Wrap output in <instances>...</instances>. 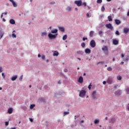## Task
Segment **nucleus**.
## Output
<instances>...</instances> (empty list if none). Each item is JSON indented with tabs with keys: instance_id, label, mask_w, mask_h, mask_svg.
Returning <instances> with one entry per match:
<instances>
[{
	"instance_id": "47",
	"label": "nucleus",
	"mask_w": 129,
	"mask_h": 129,
	"mask_svg": "<svg viewBox=\"0 0 129 129\" xmlns=\"http://www.w3.org/2000/svg\"><path fill=\"white\" fill-rule=\"evenodd\" d=\"M4 16H7V15L8 14V12H5L3 13Z\"/></svg>"
},
{
	"instance_id": "54",
	"label": "nucleus",
	"mask_w": 129,
	"mask_h": 129,
	"mask_svg": "<svg viewBox=\"0 0 129 129\" xmlns=\"http://www.w3.org/2000/svg\"><path fill=\"white\" fill-rule=\"evenodd\" d=\"M124 57V55L123 54H121V58H123Z\"/></svg>"
},
{
	"instance_id": "21",
	"label": "nucleus",
	"mask_w": 129,
	"mask_h": 129,
	"mask_svg": "<svg viewBox=\"0 0 129 129\" xmlns=\"http://www.w3.org/2000/svg\"><path fill=\"white\" fill-rule=\"evenodd\" d=\"M72 10V7H70L68 6L67 8H66V10L68 12H70V11H71Z\"/></svg>"
},
{
	"instance_id": "49",
	"label": "nucleus",
	"mask_w": 129,
	"mask_h": 129,
	"mask_svg": "<svg viewBox=\"0 0 129 129\" xmlns=\"http://www.w3.org/2000/svg\"><path fill=\"white\" fill-rule=\"evenodd\" d=\"M2 76L4 79H5L6 78V76H5V73H2Z\"/></svg>"
},
{
	"instance_id": "9",
	"label": "nucleus",
	"mask_w": 129,
	"mask_h": 129,
	"mask_svg": "<svg viewBox=\"0 0 129 129\" xmlns=\"http://www.w3.org/2000/svg\"><path fill=\"white\" fill-rule=\"evenodd\" d=\"M5 32L3 31V29L0 28V39H2L4 37Z\"/></svg>"
},
{
	"instance_id": "25",
	"label": "nucleus",
	"mask_w": 129,
	"mask_h": 129,
	"mask_svg": "<svg viewBox=\"0 0 129 129\" xmlns=\"http://www.w3.org/2000/svg\"><path fill=\"white\" fill-rule=\"evenodd\" d=\"M115 24H116V25H119V24H120V21H119V20L116 19L115 20Z\"/></svg>"
},
{
	"instance_id": "19",
	"label": "nucleus",
	"mask_w": 129,
	"mask_h": 129,
	"mask_svg": "<svg viewBox=\"0 0 129 129\" xmlns=\"http://www.w3.org/2000/svg\"><path fill=\"white\" fill-rule=\"evenodd\" d=\"M59 55V52H58V51H54L53 52V56H58Z\"/></svg>"
},
{
	"instance_id": "42",
	"label": "nucleus",
	"mask_w": 129,
	"mask_h": 129,
	"mask_svg": "<svg viewBox=\"0 0 129 129\" xmlns=\"http://www.w3.org/2000/svg\"><path fill=\"white\" fill-rule=\"evenodd\" d=\"M91 84H90V85H89L88 87V88L89 89V90H90L91 89Z\"/></svg>"
},
{
	"instance_id": "12",
	"label": "nucleus",
	"mask_w": 129,
	"mask_h": 129,
	"mask_svg": "<svg viewBox=\"0 0 129 129\" xmlns=\"http://www.w3.org/2000/svg\"><path fill=\"white\" fill-rule=\"evenodd\" d=\"M57 33H58V29H53L51 31V34H57Z\"/></svg>"
},
{
	"instance_id": "14",
	"label": "nucleus",
	"mask_w": 129,
	"mask_h": 129,
	"mask_svg": "<svg viewBox=\"0 0 129 129\" xmlns=\"http://www.w3.org/2000/svg\"><path fill=\"white\" fill-rule=\"evenodd\" d=\"M112 43H113V45H118V41L116 39L113 40Z\"/></svg>"
},
{
	"instance_id": "59",
	"label": "nucleus",
	"mask_w": 129,
	"mask_h": 129,
	"mask_svg": "<svg viewBox=\"0 0 129 129\" xmlns=\"http://www.w3.org/2000/svg\"><path fill=\"white\" fill-rule=\"evenodd\" d=\"M103 84H104V85L106 84V81H103Z\"/></svg>"
},
{
	"instance_id": "20",
	"label": "nucleus",
	"mask_w": 129,
	"mask_h": 129,
	"mask_svg": "<svg viewBox=\"0 0 129 129\" xmlns=\"http://www.w3.org/2000/svg\"><path fill=\"white\" fill-rule=\"evenodd\" d=\"M123 33L124 34H127V33H128V28H124L123 30Z\"/></svg>"
},
{
	"instance_id": "4",
	"label": "nucleus",
	"mask_w": 129,
	"mask_h": 129,
	"mask_svg": "<svg viewBox=\"0 0 129 129\" xmlns=\"http://www.w3.org/2000/svg\"><path fill=\"white\" fill-rule=\"evenodd\" d=\"M75 4L77 5L78 7H81L82 6V1L81 0L75 1Z\"/></svg>"
},
{
	"instance_id": "58",
	"label": "nucleus",
	"mask_w": 129,
	"mask_h": 129,
	"mask_svg": "<svg viewBox=\"0 0 129 129\" xmlns=\"http://www.w3.org/2000/svg\"><path fill=\"white\" fill-rule=\"evenodd\" d=\"M38 58H41V57H42V55H41V54H38Z\"/></svg>"
},
{
	"instance_id": "33",
	"label": "nucleus",
	"mask_w": 129,
	"mask_h": 129,
	"mask_svg": "<svg viewBox=\"0 0 129 129\" xmlns=\"http://www.w3.org/2000/svg\"><path fill=\"white\" fill-rule=\"evenodd\" d=\"M35 106V104L30 105V109H33Z\"/></svg>"
},
{
	"instance_id": "28",
	"label": "nucleus",
	"mask_w": 129,
	"mask_h": 129,
	"mask_svg": "<svg viewBox=\"0 0 129 129\" xmlns=\"http://www.w3.org/2000/svg\"><path fill=\"white\" fill-rule=\"evenodd\" d=\"M69 111H68V112H66V111H65V112H63V116H66V115H68V114H69Z\"/></svg>"
},
{
	"instance_id": "60",
	"label": "nucleus",
	"mask_w": 129,
	"mask_h": 129,
	"mask_svg": "<svg viewBox=\"0 0 129 129\" xmlns=\"http://www.w3.org/2000/svg\"><path fill=\"white\" fill-rule=\"evenodd\" d=\"M81 122L82 123H83V122H84V120H82L81 121Z\"/></svg>"
},
{
	"instance_id": "35",
	"label": "nucleus",
	"mask_w": 129,
	"mask_h": 129,
	"mask_svg": "<svg viewBox=\"0 0 129 129\" xmlns=\"http://www.w3.org/2000/svg\"><path fill=\"white\" fill-rule=\"evenodd\" d=\"M23 77H24V76L22 75L19 78L20 81H22L23 80Z\"/></svg>"
},
{
	"instance_id": "13",
	"label": "nucleus",
	"mask_w": 129,
	"mask_h": 129,
	"mask_svg": "<svg viewBox=\"0 0 129 129\" xmlns=\"http://www.w3.org/2000/svg\"><path fill=\"white\" fill-rule=\"evenodd\" d=\"M78 82H79V83H83V78L82 77H79Z\"/></svg>"
},
{
	"instance_id": "37",
	"label": "nucleus",
	"mask_w": 129,
	"mask_h": 129,
	"mask_svg": "<svg viewBox=\"0 0 129 129\" xmlns=\"http://www.w3.org/2000/svg\"><path fill=\"white\" fill-rule=\"evenodd\" d=\"M81 46L83 48H84V47H85V43L84 42L82 43Z\"/></svg>"
},
{
	"instance_id": "51",
	"label": "nucleus",
	"mask_w": 129,
	"mask_h": 129,
	"mask_svg": "<svg viewBox=\"0 0 129 129\" xmlns=\"http://www.w3.org/2000/svg\"><path fill=\"white\" fill-rule=\"evenodd\" d=\"M3 72V68L0 67V73H2Z\"/></svg>"
},
{
	"instance_id": "40",
	"label": "nucleus",
	"mask_w": 129,
	"mask_h": 129,
	"mask_svg": "<svg viewBox=\"0 0 129 129\" xmlns=\"http://www.w3.org/2000/svg\"><path fill=\"white\" fill-rule=\"evenodd\" d=\"M107 70L108 71H111L112 70V69L111 68V67H109L107 68Z\"/></svg>"
},
{
	"instance_id": "15",
	"label": "nucleus",
	"mask_w": 129,
	"mask_h": 129,
	"mask_svg": "<svg viewBox=\"0 0 129 129\" xmlns=\"http://www.w3.org/2000/svg\"><path fill=\"white\" fill-rule=\"evenodd\" d=\"M85 52L86 54H90L91 50L89 48H87L85 49Z\"/></svg>"
},
{
	"instance_id": "8",
	"label": "nucleus",
	"mask_w": 129,
	"mask_h": 129,
	"mask_svg": "<svg viewBox=\"0 0 129 129\" xmlns=\"http://www.w3.org/2000/svg\"><path fill=\"white\" fill-rule=\"evenodd\" d=\"M106 27L108 29H110V30H112V29H113V27H112V25L110 23H109L108 24H106Z\"/></svg>"
},
{
	"instance_id": "38",
	"label": "nucleus",
	"mask_w": 129,
	"mask_h": 129,
	"mask_svg": "<svg viewBox=\"0 0 129 129\" xmlns=\"http://www.w3.org/2000/svg\"><path fill=\"white\" fill-rule=\"evenodd\" d=\"M101 11H102V12H104V11H105V8H104V6L102 7Z\"/></svg>"
},
{
	"instance_id": "17",
	"label": "nucleus",
	"mask_w": 129,
	"mask_h": 129,
	"mask_svg": "<svg viewBox=\"0 0 129 129\" xmlns=\"http://www.w3.org/2000/svg\"><path fill=\"white\" fill-rule=\"evenodd\" d=\"M58 29H59V31H60L61 32L65 31V28H64V27H61L60 26H58Z\"/></svg>"
},
{
	"instance_id": "64",
	"label": "nucleus",
	"mask_w": 129,
	"mask_h": 129,
	"mask_svg": "<svg viewBox=\"0 0 129 129\" xmlns=\"http://www.w3.org/2000/svg\"><path fill=\"white\" fill-rule=\"evenodd\" d=\"M127 109L129 110V106H127Z\"/></svg>"
},
{
	"instance_id": "32",
	"label": "nucleus",
	"mask_w": 129,
	"mask_h": 129,
	"mask_svg": "<svg viewBox=\"0 0 129 129\" xmlns=\"http://www.w3.org/2000/svg\"><path fill=\"white\" fill-rule=\"evenodd\" d=\"M108 20L109 22H111V21H112V19L111 18V16H109L108 17Z\"/></svg>"
},
{
	"instance_id": "31",
	"label": "nucleus",
	"mask_w": 129,
	"mask_h": 129,
	"mask_svg": "<svg viewBox=\"0 0 129 129\" xmlns=\"http://www.w3.org/2000/svg\"><path fill=\"white\" fill-rule=\"evenodd\" d=\"M66 39H67V35H64L62 37V40H63V41H65Z\"/></svg>"
},
{
	"instance_id": "50",
	"label": "nucleus",
	"mask_w": 129,
	"mask_h": 129,
	"mask_svg": "<svg viewBox=\"0 0 129 129\" xmlns=\"http://www.w3.org/2000/svg\"><path fill=\"white\" fill-rule=\"evenodd\" d=\"M30 121H31V122H33V121H34V120L33 119V118H29Z\"/></svg>"
},
{
	"instance_id": "11",
	"label": "nucleus",
	"mask_w": 129,
	"mask_h": 129,
	"mask_svg": "<svg viewBox=\"0 0 129 129\" xmlns=\"http://www.w3.org/2000/svg\"><path fill=\"white\" fill-rule=\"evenodd\" d=\"M41 37H46L47 36V32L46 31H43L41 33Z\"/></svg>"
},
{
	"instance_id": "10",
	"label": "nucleus",
	"mask_w": 129,
	"mask_h": 129,
	"mask_svg": "<svg viewBox=\"0 0 129 129\" xmlns=\"http://www.w3.org/2000/svg\"><path fill=\"white\" fill-rule=\"evenodd\" d=\"M113 82V80L111 78H108V80H107V83H108V84H111Z\"/></svg>"
},
{
	"instance_id": "36",
	"label": "nucleus",
	"mask_w": 129,
	"mask_h": 129,
	"mask_svg": "<svg viewBox=\"0 0 129 129\" xmlns=\"http://www.w3.org/2000/svg\"><path fill=\"white\" fill-rule=\"evenodd\" d=\"M117 80H121V79H122L121 76H118L117 77Z\"/></svg>"
},
{
	"instance_id": "1",
	"label": "nucleus",
	"mask_w": 129,
	"mask_h": 129,
	"mask_svg": "<svg viewBox=\"0 0 129 129\" xmlns=\"http://www.w3.org/2000/svg\"><path fill=\"white\" fill-rule=\"evenodd\" d=\"M57 36H58V34H53L51 32L48 34V37L50 40H54V39H56Z\"/></svg>"
},
{
	"instance_id": "56",
	"label": "nucleus",
	"mask_w": 129,
	"mask_h": 129,
	"mask_svg": "<svg viewBox=\"0 0 129 129\" xmlns=\"http://www.w3.org/2000/svg\"><path fill=\"white\" fill-rule=\"evenodd\" d=\"M5 124L6 125H9V122H6Z\"/></svg>"
},
{
	"instance_id": "30",
	"label": "nucleus",
	"mask_w": 129,
	"mask_h": 129,
	"mask_svg": "<svg viewBox=\"0 0 129 129\" xmlns=\"http://www.w3.org/2000/svg\"><path fill=\"white\" fill-rule=\"evenodd\" d=\"M77 53L79 55H82V54H83V52H82V51H78L77 52Z\"/></svg>"
},
{
	"instance_id": "26",
	"label": "nucleus",
	"mask_w": 129,
	"mask_h": 129,
	"mask_svg": "<svg viewBox=\"0 0 129 129\" xmlns=\"http://www.w3.org/2000/svg\"><path fill=\"white\" fill-rule=\"evenodd\" d=\"M93 35H94V31H91L90 32V37H92L93 36Z\"/></svg>"
},
{
	"instance_id": "18",
	"label": "nucleus",
	"mask_w": 129,
	"mask_h": 129,
	"mask_svg": "<svg viewBox=\"0 0 129 129\" xmlns=\"http://www.w3.org/2000/svg\"><path fill=\"white\" fill-rule=\"evenodd\" d=\"M10 23L12 25H15V24H16V22L15 21V20H14V19H11L10 20Z\"/></svg>"
},
{
	"instance_id": "22",
	"label": "nucleus",
	"mask_w": 129,
	"mask_h": 129,
	"mask_svg": "<svg viewBox=\"0 0 129 129\" xmlns=\"http://www.w3.org/2000/svg\"><path fill=\"white\" fill-rule=\"evenodd\" d=\"M8 113H9L10 114H11V113H13V108H10L9 109H8Z\"/></svg>"
},
{
	"instance_id": "41",
	"label": "nucleus",
	"mask_w": 129,
	"mask_h": 129,
	"mask_svg": "<svg viewBox=\"0 0 129 129\" xmlns=\"http://www.w3.org/2000/svg\"><path fill=\"white\" fill-rule=\"evenodd\" d=\"M126 91L127 92V94H129V88L127 87L126 88Z\"/></svg>"
},
{
	"instance_id": "48",
	"label": "nucleus",
	"mask_w": 129,
	"mask_h": 129,
	"mask_svg": "<svg viewBox=\"0 0 129 129\" xmlns=\"http://www.w3.org/2000/svg\"><path fill=\"white\" fill-rule=\"evenodd\" d=\"M87 18H90V17H91V16H90V15H89V13H87Z\"/></svg>"
},
{
	"instance_id": "55",
	"label": "nucleus",
	"mask_w": 129,
	"mask_h": 129,
	"mask_svg": "<svg viewBox=\"0 0 129 129\" xmlns=\"http://www.w3.org/2000/svg\"><path fill=\"white\" fill-rule=\"evenodd\" d=\"M64 72H68V70H67V69H65L64 70Z\"/></svg>"
},
{
	"instance_id": "63",
	"label": "nucleus",
	"mask_w": 129,
	"mask_h": 129,
	"mask_svg": "<svg viewBox=\"0 0 129 129\" xmlns=\"http://www.w3.org/2000/svg\"><path fill=\"white\" fill-rule=\"evenodd\" d=\"M75 11H78V8H75Z\"/></svg>"
},
{
	"instance_id": "43",
	"label": "nucleus",
	"mask_w": 129,
	"mask_h": 129,
	"mask_svg": "<svg viewBox=\"0 0 129 129\" xmlns=\"http://www.w3.org/2000/svg\"><path fill=\"white\" fill-rule=\"evenodd\" d=\"M55 4V2L53 1L49 3V5H54Z\"/></svg>"
},
{
	"instance_id": "62",
	"label": "nucleus",
	"mask_w": 129,
	"mask_h": 129,
	"mask_svg": "<svg viewBox=\"0 0 129 129\" xmlns=\"http://www.w3.org/2000/svg\"><path fill=\"white\" fill-rule=\"evenodd\" d=\"M3 22H6V20L5 19V18L3 19Z\"/></svg>"
},
{
	"instance_id": "57",
	"label": "nucleus",
	"mask_w": 129,
	"mask_h": 129,
	"mask_svg": "<svg viewBox=\"0 0 129 129\" xmlns=\"http://www.w3.org/2000/svg\"><path fill=\"white\" fill-rule=\"evenodd\" d=\"M4 14L2 13V14L1 15V19H3V18L4 17Z\"/></svg>"
},
{
	"instance_id": "16",
	"label": "nucleus",
	"mask_w": 129,
	"mask_h": 129,
	"mask_svg": "<svg viewBox=\"0 0 129 129\" xmlns=\"http://www.w3.org/2000/svg\"><path fill=\"white\" fill-rule=\"evenodd\" d=\"M17 78H18V76L15 75V76L12 77V78H11V80H12V81H15V80H16L17 79Z\"/></svg>"
},
{
	"instance_id": "61",
	"label": "nucleus",
	"mask_w": 129,
	"mask_h": 129,
	"mask_svg": "<svg viewBox=\"0 0 129 129\" xmlns=\"http://www.w3.org/2000/svg\"><path fill=\"white\" fill-rule=\"evenodd\" d=\"M112 61H113V62H114V61H115V59H114V58H113Z\"/></svg>"
},
{
	"instance_id": "52",
	"label": "nucleus",
	"mask_w": 129,
	"mask_h": 129,
	"mask_svg": "<svg viewBox=\"0 0 129 129\" xmlns=\"http://www.w3.org/2000/svg\"><path fill=\"white\" fill-rule=\"evenodd\" d=\"M85 40H87V38L83 37V41H85Z\"/></svg>"
},
{
	"instance_id": "2",
	"label": "nucleus",
	"mask_w": 129,
	"mask_h": 129,
	"mask_svg": "<svg viewBox=\"0 0 129 129\" xmlns=\"http://www.w3.org/2000/svg\"><path fill=\"white\" fill-rule=\"evenodd\" d=\"M102 51H104L105 55H108L109 52L108 51V47L107 46H104L102 48Z\"/></svg>"
},
{
	"instance_id": "23",
	"label": "nucleus",
	"mask_w": 129,
	"mask_h": 129,
	"mask_svg": "<svg viewBox=\"0 0 129 129\" xmlns=\"http://www.w3.org/2000/svg\"><path fill=\"white\" fill-rule=\"evenodd\" d=\"M95 95H96V91L93 92L92 94V96L93 98H95Z\"/></svg>"
},
{
	"instance_id": "44",
	"label": "nucleus",
	"mask_w": 129,
	"mask_h": 129,
	"mask_svg": "<svg viewBox=\"0 0 129 129\" xmlns=\"http://www.w3.org/2000/svg\"><path fill=\"white\" fill-rule=\"evenodd\" d=\"M12 37H14V38H17V35L15 34V33H13Z\"/></svg>"
},
{
	"instance_id": "34",
	"label": "nucleus",
	"mask_w": 129,
	"mask_h": 129,
	"mask_svg": "<svg viewBox=\"0 0 129 129\" xmlns=\"http://www.w3.org/2000/svg\"><path fill=\"white\" fill-rule=\"evenodd\" d=\"M94 123L95 124H96V123H98V122H99V120H97V119H95L94 121Z\"/></svg>"
},
{
	"instance_id": "29",
	"label": "nucleus",
	"mask_w": 129,
	"mask_h": 129,
	"mask_svg": "<svg viewBox=\"0 0 129 129\" xmlns=\"http://www.w3.org/2000/svg\"><path fill=\"white\" fill-rule=\"evenodd\" d=\"M99 64H101V65H103V64H104V61H99L97 63V65H99Z\"/></svg>"
},
{
	"instance_id": "7",
	"label": "nucleus",
	"mask_w": 129,
	"mask_h": 129,
	"mask_svg": "<svg viewBox=\"0 0 129 129\" xmlns=\"http://www.w3.org/2000/svg\"><path fill=\"white\" fill-rule=\"evenodd\" d=\"M114 94L116 96H119V95H121V91H120V90H118L117 91L115 92Z\"/></svg>"
},
{
	"instance_id": "6",
	"label": "nucleus",
	"mask_w": 129,
	"mask_h": 129,
	"mask_svg": "<svg viewBox=\"0 0 129 129\" xmlns=\"http://www.w3.org/2000/svg\"><path fill=\"white\" fill-rule=\"evenodd\" d=\"M9 1L11 2V3H12V4L14 8H17V7H18V4L14 0H9Z\"/></svg>"
},
{
	"instance_id": "27",
	"label": "nucleus",
	"mask_w": 129,
	"mask_h": 129,
	"mask_svg": "<svg viewBox=\"0 0 129 129\" xmlns=\"http://www.w3.org/2000/svg\"><path fill=\"white\" fill-rule=\"evenodd\" d=\"M115 122V118H112L110 121V122H111V123H114V122Z\"/></svg>"
},
{
	"instance_id": "53",
	"label": "nucleus",
	"mask_w": 129,
	"mask_h": 129,
	"mask_svg": "<svg viewBox=\"0 0 129 129\" xmlns=\"http://www.w3.org/2000/svg\"><path fill=\"white\" fill-rule=\"evenodd\" d=\"M42 60H45V55H43L42 56Z\"/></svg>"
},
{
	"instance_id": "24",
	"label": "nucleus",
	"mask_w": 129,
	"mask_h": 129,
	"mask_svg": "<svg viewBox=\"0 0 129 129\" xmlns=\"http://www.w3.org/2000/svg\"><path fill=\"white\" fill-rule=\"evenodd\" d=\"M98 33L99 35L100 36V37H101V36H102V34H103V32H102V31L101 30H98Z\"/></svg>"
},
{
	"instance_id": "45",
	"label": "nucleus",
	"mask_w": 129,
	"mask_h": 129,
	"mask_svg": "<svg viewBox=\"0 0 129 129\" xmlns=\"http://www.w3.org/2000/svg\"><path fill=\"white\" fill-rule=\"evenodd\" d=\"M82 6H84V7H86V3L84 2V3H82Z\"/></svg>"
},
{
	"instance_id": "3",
	"label": "nucleus",
	"mask_w": 129,
	"mask_h": 129,
	"mask_svg": "<svg viewBox=\"0 0 129 129\" xmlns=\"http://www.w3.org/2000/svg\"><path fill=\"white\" fill-rule=\"evenodd\" d=\"M80 94L79 96L80 97H84L85 95H86V91L84 90H82L79 91Z\"/></svg>"
},
{
	"instance_id": "39",
	"label": "nucleus",
	"mask_w": 129,
	"mask_h": 129,
	"mask_svg": "<svg viewBox=\"0 0 129 129\" xmlns=\"http://www.w3.org/2000/svg\"><path fill=\"white\" fill-rule=\"evenodd\" d=\"M97 4H101V3H102V0H97Z\"/></svg>"
},
{
	"instance_id": "46",
	"label": "nucleus",
	"mask_w": 129,
	"mask_h": 129,
	"mask_svg": "<svg viewBox=\"0 0 129 129\" xmlns=\"http://www.w3.org/2000/svg\"><path fill=\"white\" fill-rule=\"evenodd\" d=\"M115 34L116 35H119V32L118 31H116L115 32Z\"/></svg>"
},
{
	"instance_id": "5",
	"label": "nucleus",
	"mask_w": 129,
	"mask_h": 129,
	"mask_svg": "<svg viewBox=\"0 0 129 129\" xmlns=\"http://www.w3.org/2000/svg\"><path fill=\"white\" fill-rule=\"evenodd\" d=\"M90 46L92 48H94L96 46V43H95V41H94V40H92L90 42Z\"/></svg>"
}]
</instances>
